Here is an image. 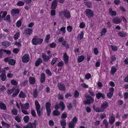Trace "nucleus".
Here are the masks:
<instances>
[{
	"label": "nucleus",
	"mask_w": 128,
	"mask_h": 128,
	"mask_svg": "<svg viewBox=\"0 0 128 128\" xmlns=\"http://www.w3.org/2000/svg\"><path fill=\"white\" fill-rule=\"evenodd\" d=\"M118 35L122 37H124L126 36V33H124L123 32H120L118 33Z\"/></svg>",
	"instance_id": "nucleus-49"
},
{
	"label": "nucleus",
	"mask_w": 128,
	"mask_h": 128,
	"mask_svg": "<svg viewBox=\"0 0 128 128\" xmlns=\"http://www.w3.org/2000/svg\"><path fill=\"white\" fill-rule=\"evenodd\" d=\"M84 34L83 31H81L80 34H79L78 36V38H79L80 40H82L83 38V36Z\"/></svg>",
	"instance_id": "nucleus-37"
},
{
	"label": "nucleus",
	"mask_w": 128,
	"mask_h": 128,
	"mask_svg": "<svg viewBox=\"0 0 128 128\" xmlns=\"http://www.w3.org/2000/svg\"><path fill=\"white\" fill-rule=\"evenodd\" d=\"M0 108L5 110L6 109V105L3 103L0 104Z\"/></svg>",
	"instance_id": "nucleus-43"
},
{
	"label": "nucleus",
	"mask_w": 128,
	"mask_h": 128,
	"mask_svg": "<svg viewBox=\"0 0 128 128\" xmlns=\"http://www.w3.org/2000/svg\"><path fill=\"white\" fill-rule=\"evenodd\" d=\"M24 34L25 35H28L29 36L32 33V30L30 28H28L24 30Z\"/></svg>",
	"instance_id": "nucleus-10"
},
{
	"label": "nucleus",
	"mask_w": 128,
	"mask_h": 128,
	"mask_svg": "<svg viewBox=\"0 0 128 128\" xmlns=\"http://www.w3.org/2000/svg\"><path fill=\"white\" fill-rule=\"evenodd\" d=\"M30 120V118L28 116H26L23 118V120L26 123H27Z\"/></svg>",
	"instance_id": "nucleus-32"
},
{
	"label": "nucleus",
	"mask_w": 128,
	"mask_h": 128,
	"mask_svg": "<svg viewBox=\"0 0 128 128\" xmlns=\"http://www.w3.org/2000/svg\"><path fill=\"white\" fill-rule=\"evenodd\" d=\"M112 16H116V13L115 11L112 10V8H110L109 10Z\"/></svg>",
	"instance_id": "nucleus-33"
},
{
	"label": "nucleus",
	"mask_w": 128,
	"mask_h": 128,
	"mask_svg": "<svg viewBox=\"0 0 128 128\" xmlns=\"http://www.w3.org/2000/svg\"><path fill=\"white\" fill-rule=\"evenodd\" d=\"M58 89L62 91H65L66 88L64 84L63 83H58L57 85Z\"/></svg>",
	"instance_id": "nucleus-6"
},
{
	"label": "nucleus",
	"mask_w": 128,
	"mask_h": 128,
	"mask_svg": "<svg viewBox=\"0 0 128 128\" xmlns=\"http://www.w3.org/2000/svg\"><path fill=\"white\" fill-rule=\"evenodd\" d=\"M31 114L32 116L34 117H35L36 116V113L34 110L32 109L31 110Z\"/></svg>",
	"instance_id": "nucleus-62"
},
{
	"label": "nucleus",
	"mask_w": 128,
	"mask_h": 128,
	"mask_svg": "<svg viewBox=\"0 0 128 128\" xmlns=\"http://www.w3.org/2000/svg\"><path fill=\"white\" fill-rule=\"evenodd\" d=\"M84 57L82 56H81L78 57V61L79 62H82L84 59Z\"/></svg>",
	"instance_id": "nucleus-31"
},
{
	"label": "nucleus",
	"mask_w": 128,
	"mask_h": 128,
	"mask_svg": "<svg viewBox=\"0 0 128 128\" xmlns=\"http://www.w3.org/2000/svg\"><path fill=\"white\" fill-rule=\"evenodd\" d=\"M30 60V56L28 54H24L22 58V60L24 63L28 62Z\"/></svg>",
	"instance_id": "nucleus-5"
},
{
	"label": "nucleus",
	"mask_w": 128,
	"mask_h": 128,
	"mask_svg": "<svg viewBox=\"0 0 128 128\" xmlns=\"http://www.w3.org/2000/svg\"><path fill=\"white\" fill-rule=\"evenodd\" d=\"M1 79L3 81H4L6 79V75L5 73H2L0 75Z\"/></svg>",
	"instance_id": "nucleus-21"
},
{
	"label": "nucleus",
	"mask_w": 128,
	"mask_h": 128,
	"mask_svg": "<svg viewBox=\"0 0 128 128\" xmlns=\"http://www.w3.org/2000/svg\"><path fill=\"white\" fill-rule=\"evenodd\" d=\"M43 41L42 39L38 38L36 36H35L33 38L32 40V42L34 45H37L38 44H41Z\"/></svg>",
	"instance_id": "nucleus-2"
},
{
	"label": "nucleus",
	"mask_w": 128,
	"mask_h": 128,
	"mask_svg": "<svg viewBox=\"0 0 128 128\" xmlns=\"http://www.w3.org/2000/svg\"><path fill=\"white\" fill-rule=\"evenodd\" d=\"M61 126H62V127H65L66 125V120L63 119L62 120L60 121Z\"/></svg>",
	"instance_id": "nucleus-24"
},
{
	"label": "nucleus",
	"mask_w": 128,
	"mask_h": 128,
	"mask_svg": "<svg viewBox=\"0 0 128 128\" xmlns=\"http://www.w3.org/2000/svg\"><path fill=\"white\" fill-rule=\"evenodd\" d=\"M79 93L78 92L77 90H76L75 91L74 93V96L75 98H78L79 96Z\"/></svg>",
	"instance_id": "nucleus-51"
},
{
	"label": "nucleus",
	"mask_w": 128,
	"mask_h": 128,
	"mask_svg": "<svg viewBox=\"0 0 128 128\" xmlns=\"http://www.w3.org/2000/svg\"><path fill=\"white\" fill-rule=\"evenodd\" d=\"M20 12V10L19 9H12L11 11V14L12 15L15 14H18Z\"/></svg>",
	"instance_id": "nucleus-13"
},
{
	"label": "nucleus",
	"mask_w": 128,
	"mask_h": 128,
	"mask_svg": "<svg viewBox=\"0 0 128 128\" xmlns=\"http://www.w3.org/2000/svg\"><path fill=\"white\" fill-rule=\"evenodd\" d=\"M20 104L21 108V110L22 112L25 114H29L28 112L24 108V106L22 105V104L20 102Z\"/></svg>",
	"instance_id": "nucleus-16"
},
{
	"label": "nucleus",
	"mask_w": 128,
	"mask_h": 128,
	"mask_svg": "<svg viewBox=\"0 0 128 128\" xmlns=\"http://www.w3.org/2000/svg\"><path fill=\"white\" fill-rule=\"evenodd\" d=\"M78 121V119L76 116H74L72 118V121L75 124Z\"/></svg>",
	"instance_id": "nucleus-58"
},
{
	"label": "nucleus",
	"mask_w": 128,
	"mask_h": 128,
	"mask_svg": "<svg viewBox=\"0 0 128 128\" xmlns=\"http://www.w3.org/2000/svg\"><path fill=\"white\" fill-rule=\"evenodd\" d=\"M45 75L44 73H42L41 74L40 82L41 83H43L45 82Z\"/></svg>",
	"instance_id": "nucleus-15"
},
{
	"label": "nucleus",
	"mask_w": 128,
	"mask_h": 128,
	"mask_svg": "<svg viewBox=\"0 0 128 128\" xmlns=\"http://www.w3.org/2000/svg\"><path fill=\"white\" fill-rule=\"evenodd\" d=\"M103 124L105 125V128H108L109 123L106 119H104L103 122Z\"/></svg>",
	"instance_id": "nucleus-27"
},
{
	"label": "nucleus",
	"mask_w": 128,
	"mask_h": 128,
	"mask_svg": "<svg viewBox=\"0 0 128 128\" xmlns=\"http://www.w3.org/2000/svg\"><path fill=\"white\" fill-rule=\"evenodd\" d=\"M117 70L115 66H112L111 68L110 74H114Z\"/></svg>",
	"instance_id": "nucleus-22"
},
{
	"label": "nucleus",
	"mask_w": 128,
	"mask_h": 128,
	"mask_svg": "<svg viewBox=\"0 0 128 128\" xmlns=\"http://www.w3.org/2000/svg\"><path fill=\"white\" fill-rule=\"evenodd\" d=\"M86 5L89 7L91 8L92 6V3L90 2H84Z\"/></svg>",
	"instance_id": "nucleus-53"
},
{
	"label": "nucleus",
	"mask_w": 128,
	"mask_h": 128,
	"mask_svg": "<svg viewBox=\"0 0 128 128\" xmlns=\"http://www.w3.org/2000/svg\"><path fill=\"white\" fill-rule=\"evenodd\" d=\"M2 126H4L5 127H6L8 128L10 126V125L9 124L6 123L3 121L2 122Z\"/></svg>",
	"instance_id": "nucleus-46"
},
{
	"label": "nucleus",
	"mask_w": 128,
	"mask_h": 128,
	"mask_svg": "<svg viewBox=\"0 0 128 128\" xmlns=\"http://www.w3.org/2000/svg\"><path fill=\"white\" fill-rule=\"evenodd\" d=\"M23 106H24V108L27 110L29 108L30 105L29 103H27L25 104Z\"/></svg>",
	"instance_id": "nucleus-48"
},
{
	"label": "nucleus",
	"mask_w": 128,
	"mask_h": 128,
	"mask_svg": "<svg viewBox=\"0 0 128 128\" xmlns=\"http://www.w3.org/2000/svg\"><path fill=\"white\" fill-rule=\"evenodd\" d=\"M85 26V24L84 22H81L80 25V27L81 28H83Z\"/></svg>",
	"instance_id": "nucleus-64"
},
{
	"label": "nucleus",
	"mask_w": 128,
	"mask_h": 128,
	"mask_svg": "<svg viewBox=\"0 0 128 128\" xmlns=\"http://www.w3.org/2000/svg\"><path fill=\"white\" fill-rule=\"evenodd\" d=\"M72 27L70 26H68L67 27V30L69 32H70L72 31Z\"/></svg>",
	"instance_id": "nucleus-55"
},
{
	"label": "nucleus",
	"mask_w": 128,
	"mask_h": 128,
	"mask_svg": "<svg viewBox=\"0 0 128 128\" xmlns=\"http://www.w3.org/2000/svg\"><path fill=\"white\" fill-rule=\"evenodd\" d=\"M46 74L49 76H50L52 75V73L48 69H46Z\"/></svg>",
	"instance_id": "nucleus-57"
},
{
	"label": "nucleus",
	"mask_w": 128,
	"mask_h": 128,
	"mask_svg": "<svg viewBox=\"0 0 128 128\" xmlns=\"http://www.w3.org/2000/svg\"><path fill=\"white\" fill-rule=\"evenodd\" d=\"M121 21L119 18H114L112 20V22L115 24H118L120 23Z\"/></svg>",
	"instance_id": "nucleus-19"
},
{
	"label": "nucleus",
	"mask_w": 128,
	"mask_h": 128,
	"mask_svg": "<svg viewBox=\"0 0 128 128\" xmlns=\"http://www.w3.org/2000/svg\"><path fill=\"white\" fill-rule=\"evenodd\" d=\"M50 38V35L48 34L47 35L46 37L45 41L47 43H48L49 42V40Z\"/></svg>",
	"instance_id": "nucleus-45"
},
{
	"label": "nucleus",
	"mask_w": 128,
	"mask_h": 128,
	"mask_svg": "<svg viewBox=\"0 0 128 128\" xmlns=\"http://www.w3.org/2000/svg\"><path fill=\"white\" fill-rule=\"evenodd\" d=\"M42 60L41 58H38L35 62V66H38L40 64L42 63Z\"/></svg>",
	"instance_id": "nucleus-20"
},
{
	"label": "nucleus",
	"mask_w": 128,
	"mask_h": 128,
	"mask_svg": "<svg viewBox=\"0 0 128 128\" xmlns=\"http://www.w3.org/2000/svg\"><path fill=\"white\" fill-rule=\"evenodd\" d=\"M2 13V19L5 17L6 16L7 14V12L6 11H2L0 12V14L1 15Z\"/></svg>",
	"instance_id": "nucleus-42"
},
{
	"label": "nucleus",
	"mask_w": 128,
	"mask_h": 128,
	"mask_svg": "<svg viewBox=\"0 0 128 128\" xmlns=\"http://www.w3.org/2000/svg\"><path fill=\"white\" fill-rule=\"evenodd\" d=\"M29 81L30 84H34L36 80L34 77L30 76L29 78Z\"/></svg>",
	"instance_id": "nucleus-18"
},
{
	"label": "nucleus",
	"mask_w": 128,
	"mask_h": 128,
	"mask_svg": "<svg viewBox=\"0 0 128 128\" xmlns=\"http://www.w3.org/2000/svg\"><path fill=\"white\" fill-rule=\"evenodd\" d=\"M85 96L86 99L83 102L84 104H90L94 102V99L89 94H85Z\"/></svg>",
	"instance_id": "nucleus-1"
},
{
	"label": "nucleus",
	"mask_w": 128,
	"mask_h": 128,
	"mask_svg": "<svg viewBox=\"0 0 128 128\" xmlns=\"http://www.w3.org/2000/svg\"><path fill=\"white\" fill-rule=\"evenodd\" d=\"M10 15H8L6 17L4 18V20L8 22L9 23L10 22Z\"/></svg>",
	"instance_id": "nucleus-28"
},
{
	"label": "nucleus",
	"mask_w": 128,
	"mask_h": 128,
	"mask_svg": "<svg viewBox=\"0 0 128 128\" xmlns=\"http://www.w3.org/2000/svg\"><path fill=\"white\" fill-rule=\"evenodd\" d=\"M115 121V118L113 114H112L109 117V122L110 125H112Z\"/></svg>",
	"instance_id": "nucleus-9"
},
{
	"label": "nucleus",
	"mask_w": 128,
	"mask_h": 128,
	"mask_svg": "<svg viewBox=\"0 0 128 128\" xmlns=\"http://www.w3.org/2000/svg\"><path fill=\"white\" fill-rule=\"evenodd\" d=\"M11 83L12 85L14 86H16L18 84V82L16 80H14L11 81Z\"/></svg>",
	"instance_id": "nucleus-50"
},
{
	"label": "nucleus",
	"mask_w": 128,
	"mask_h": 128,
	"mask_svg": "<svg viewBox=\"0 0 128 128\" xmlns=\"http://www.w3.org/2000/svg\"><path fill=\"white\" fill-rule=\"evenodd\" d=\"M51 104L50 102H48L46 103V108H50Z\"/></svg>",
	"instance_id": "nucleus-52"
},
{
	"label": "nucleus",
	"mask_w": 128,
	"mask_h": 128,
	"mask_svg": "<svg viewBox=\"0 0 128 128\" xmlns=\"http://www.w3.org/2000/svg\"><path fill=\"white\" fill-rule=\"evenodd\" d=\"M52 56H47L46 54L44 53L42 54V56L45 62H47L52 57Z\"/></svg>",
	"instance_id": "nucleus-8"
},
{
	"label": "nucleus",
	"mask_w": 128,
	"mask_h": 128,
	"mask_svg": "<svg viewBox=\"0 0 128 128\" xmlns=\"http://www.w3.org/2000/svg\"><path fill=\"white\" fill-rule=\"evenodd\" d=\"M95 110L96 112H103V110L102 109H101L100 108H100L98 107L96 108H95Z\"/></svg>",
	"instance_id": "nucleus-60"
},
{
	"label": "nucleus",
	"mask_w": 128,
	"mask_h": 128,
	"mask_svg": "<svg viewBox=\"0 0 128 128\" xmlns=\"http://www.w3.org/2000/svg\"><path fill=\"white\" fill-rule=\"evenodd\" d=\"M40 107L39 108L38 107H37V108H36V111L37 112V113L38 115L40 116L41 114H42L43 112L42 111H42H41L40 110Z\"/></svg>",
	"instance_id": "nucleus-26"
},
{
	"label": "nucleus",
	"mask_w": 128,
	"mask_h": 128,
	"mask_svg": "<svg viewBox=\"0 0 128 128\" xmlns=\"http://www.w3.org/2000/svg\"><path fill=\"white\" fill-rule=\"evenodd\" d=\"M67 114L66 112H64L62 114V116H61V118H66L67 117Z\"/></svg>",
	"instance_id": "nucleus-59"
},
{
	"label": "nucleus",
	"mask_w": 128,
	"mask_h": 128,
	"mask_svg": "<svg viewBox=\"0 0 128 128\" xmlns=\"http://www.w3.org/2000/svg\"><path fill=\"white\" fill-rule=\"evenodd\" d=\"M85 12L86 16L89 18H91L94 16L93 12L91 10L87 9Z\"/></svg>",
	"instance_id": "nucleus-4"
},
{
	"label": "nucleus",
	"mask_w": 128,
	"mask_h": 128,
	"mask_svg": "<svg viewBox=\"0 0 128 128\" xmlns=\"http://www.w3.org/2000/svg\"><path fill=\"white\" fill-rule=\"evenodd\" d=\"M53 114L55 116H58L60 115V112L57 110H55L53 111Z\"/></svg>",
	"instance_id": "nucleus-44"
},
{
	"label": "nucleus",
	"mask_w": 128,
	"mask_h": 128,
	"mask_svg": "<svg viewBox=\"0 0 128 128\" xmlns=\"http://www.w3.org/2000/svg\"><path fill=\"white\" fill-rule=\"evenodd\" d=\"M36 123L37 121L35 120L33 123L30 122L23 128H36Z\"/></svg>",
	"instance_id": "nucleus-3"
},
{
	"label": "nucleus",
	"mask_w": 128,
	"mask_h": 128,
	"mask_svg": "<svg viewBox=\"0 0 128 128\" xmlns=\"http://www.w3.org/2000/svg\"><path fill=\"white\" fill-rule=\"evenodd\" d=\"M2 45L3 46H8L10 45V44L8 41H4L2 42Z\"/></svg>",
	"instance_id": "nucleus-38"
},
{
	"label": "nucleus",
	"mask_w": 128,
	"mask_h": 128,
	"mask_svg": "<svg viewBox=\"0 0 128 128\" xmlns=\"http://www.w3.org/2000/svg\"><path fill=\"white\" fill-rule=\"evenodd\" d=\"M20 32H18L16 33L14 36V38L15 40L18 39L20 37Z\"/></svg>",
	"instance_id": "nucleus-41"
},
{
	"label": "nucleus",
	"mask_w": 128,
	"mask_h": 128,
	"mask_svg": "<svg viewBox=\"0 0 128 128\" xmlns=\"http://www.w3.org/2000/svg\"><path fill=\"white\" fill-rule=\"evenodd\" d=\"M16 89V87L14 86L11 89L8 90H7V93L8 94H10L15 90Z\"/></svg>",
	"instance_id": "nucleus-25"
},
{
	"label": "nucleus",
	"mask_w": 128,
	"mask_h": 128,
	"mask_svg": "<svg viewBox=\"0 0 128 128\" xmlns=\"http://www.w3.org/2000/svg\"><path fill=\"white\" fill-rule=\"evenodd\" d=\"M33 94L34 97V98H37L38 95V92L37 90L35 89L33 90Z\"/></svg>",
	"instance_id": "nucleus-29"
},
{
	"label": "nucleus",
	"mask_w": 128,
	"mask_h": 128,
	"mask_svg": "<svg viewBox=\"0 0 128 128\" xmlns=\"http://www.w3.org/2000/svg\"><path fill=\"white\" fill-rule=\"evenodd\" d=\"M12 114L14 115H16L18 113V110L15 108L12 109L11 110Z\"/></svg>",
	"instance_id": "nucleus-35"
},
{
	"label": "nucleus",
	"mask_w": 128,
	"mask_h": 128,
	"mask_svg": "<svg viewBox=\"0 0 128 128\" xmlns=\"http://www.w3.org/2000/svg\"><path fill=\"white\" fill-rule=\"evenodd\" d=\"M62 44L67 49L69 48V46L66 41H63L62 43Z\"/></svg>",
	"instance_id": "nucleus-30"
},
{
	"label": "nucleus",
	"mask_w": 128,
	"mask_h": 128,
	"mask_svg": "<svg viewBox=\"0 0 128 128\" xmlns=\"http://www.w3.org/2000/svg\"><path fill=\"white\" fill-rule=\"evenodd\" d=\"M15 63L16 60L13 59H10L8 62V64L12 66L14 65Z\"/></svg>",
	"instance_id": "nucleus-34"
},
{
	"label": "nucleus",
	"mask_w": 128,
	"mask_h": 128,
	"mask_svg": "<svg viewBox=\"0 0 128 128\" xmlns=\"http://www.w3.org/2000/svg\"><path fill=\"white\" fill-rule=\"evenodd\" d=\"M58 1L57 0H54L52 2L51 4V8L56 9Z\"/></svg>",
	"instance_id": "nucleus-12"
},
{
	"label": "nucleus",
	"mask_w": 128,
	"mask_h": 128,
	"mask_svg": "<svg viewBox=\"0 0 128 128\" xmlns=\"http://www.w3.org/2000/svg\"><path fill=\"white\" fill-rule=\"evenodd\" d=\"M96 96L98 99H99L101 97L103 99H104L105 98V95L104 94L100 92H98L96 94Z\"/></svg>",
	"instance_id": "nucleus-14"
},
{
	"label": "nucleus",
	"mask_w": 128,
	"mask_h": 128,
	"mask_svg": "<svg viewBox=\"0 0 128 128\" xmlns=\"http://www.w3.org/2000/svg\"><path fill=\"white\" fill-rule=\"evenodd\" d=\"M64 60L65 63H67L68 62L69 57L66 53H64L63 56Z\"/></svg>",
	"instance_id": "nucleus-17"
},
{
	"label": "nucleus",
	"mask_w": 128,
	"mask_h": 128,
	"mask_svg": "<svg viewBox=\"0 0 128 128\" xmlns=\"http://www.w3.org/2000/svg\"><path fill=\"white\" fill-rule=\"evenodd\" d=\"M60 30L62 32V34H64L66 32V28L64 27H62L61 28Z\"/></svg>",
	"instance_id": "nucleus-61"
},
{
	"label": "nucleus",
	"mask_w": 128,
	"mask_h": 128,
	"mask_svg": "<svg viewBox=\"0 0 128 128\" xmlns=\"http://www.w3.org/2000/svg\"><path fill=\"white\" fill-rule=\"evenodd\" d=\"M24 4V2L22 1H19L16 4L18 6H23Z\"/></svg>",
	"instance_id": "nucleus-47"
},
{
	"label": "nucleus",
	"mask_w": 128,
	"mask_h": 128,
	"mask_svg": "<svg viewBox=\"0 0 128 128\" xmlns=\"http://www.w3.org/2000/svg\"><path fill=\"white\" fill-rule=\"evenodd\" d=\"M58 59V58H54L51 62V64L52 65L54 64L56 62L57 60Z\"/></svg>",
	"instance_id": "nucleus-54"
},
{
	"label": "nucleus",
	"mask_w": 128,
	"mask_h": 128,
	"mask_svg": "<svg viewBox=\"0 0 128 128\" xmlns=\"http://www.w3.org/2000/svg\"><path fill=\"white\" fill-rule=\"evenodd\" d=\"M75 125V124L72 122H69L68 124V126L70 128H74Z\"/></svg>",
	"instance_id": "nucleus-36"
},
{
	"label": "nucleus",
	"mask_w": 128,
	"mask_h": 128,
	"mask_svg": "<svg viewBox=\"0 0 128 128\" xmlns=\"http://www.w3.org/2000/svg\"><path fill=\"white\" fill-rule=\"evenodd\" d=\"M20 91V90L19 89H16L15 90V93H14L13 94L12 96V98H14L17 96L18 94L19 93Z\"/></svg>",
	"instance_id": "nucleus-39"
},
{
	"label": "nucleus",
	"mask_w": 128,
	"mask_h": 128,
	"mask_svg": "<svg viewBox=\"0 0 128 128\" xmlns=\"http://www.w3.org/2000/svg\"><path fill=\"white\" fill-rule=\"evenodd\" d=\"M35 103L36 108H37L38 107L39 108L40 107V105L37 100H35Z\"/></svg>",
	"instance_id": "nucleus-63"
},
{
	"label": "nucleus",
	"mask_w": 128,
	"mask_h": 128,
	"mask_svg": "<svg viewBox=\"0 0 128 128\" xmlns=\"http://www.w3.org/2000/svg\"><path fill=\"white\" fill-rule=\"evenodd\" d=\"M26 94L25 93L21 91L18 95V96L21 98H24L26 97Z\"/></svg>",
	"instance_id": "nucleus-23"
},
{
	"label": "nucleus",
	"mask_w": 128,
	"mask_h": 128,
	"mask_svg": "<svg viewBox=\"0 0 128 128\" xmlns=\"http://www.w3.org/2000/svg\"><path fill=\"white\" fill-rule=\"evenodd\" d=\"M59 105L60 106H62L61 109V110L62 111L64 110L65 108V105L64 102L62 101H60V102Z\"/></svg>",
	"instance_id": "nucleus-40"
},
{
	"label": "nucleus",
	"mask_w": 128,
	"mask_h": 128,
	"mask_svg": "<svg viewBox=\"0 0 128 128\" xmlns=\"http://www.w3.org/2000/svg\"><path fill=\"white\" fill-rule=\"evenodd\" d=\"M64 16L66 18L68 19L70 17V12L67 10H65L63 12Z\"/></svg>",
	"instance_id": "nucleus-11"
},
{
	"label": "nucleus",
	"mask_w": 128,
	"mask_h": 128,
	"mask_svg": "<svg viewBox=\"0 0 128 128\" xmlns=\"http://www.w3.org/2000/svg\"><path fill=\"white\" fill-rule=\"evenodd\" d=\"M46 109L47 112V116H48L50 115L51 112V109L50 108H46Z\"/></svg>",
	"instance_id": "nucleus-56"
},
{
	"label": "nucleus",
	"mask_w": 128,
	"mask_h": 128,
	"mask_svg": "<svg viewBox=\"0 0 128 128\" xmlns=\"http://www.w3.org/2000/svg\"><path fill=\"white\" fill-rule=\"evenodd\" d=\"M108 104H109L108 102L105 101L101 105L100 108L103 110V112H104L105 111V110L108 106Z\"/></svg>",
	"instance_id": "nucleus-7"
}]
</instances>
